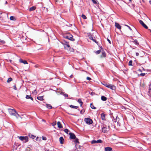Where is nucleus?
Masks as SVG:
<instances>
[{
    "instance_id": "13",
    "label": "nucleus",
    "mask_w": 151,
    "mask_h": 151,
    "mask_svg": "<svg viewBox=\"0 0 151 151\" xmlns=\"http://www.w3.org/2000/svg\"><path fill=\"white\" fill-rule=\"evenodd\" d=\"M112 149V148L109 147H107L105 148V151H111Z\"/></svg>"
},
{
    "instance_id": "54",
    "label": "nucleus",
    "mask_w": 151,
    "mask_h": 151,
    "mask_svg": "<svg viewBox=\"0 0 151 151\" xmlns=\"http://www.w3.org/2000/svg\"><path fill=\"white\" fill-rule=\"evenodd\" d=\"M42 121H44V122H45V121L44 120V119H42Z\"/></svg>"
},
{
    "instance_id": "59",
    "label": "nucleus",
    "mask_w": 151,
    "mask_h": 151,
    "mask_svg": "<svg viewBox=\"0 0 151 151\" xmlns=\"http://www.w3.org/2000/svg\"><path fill=\"white\" fill-rule=\"evenodd\" d=\"M72 115H74V116H76V115L75 114H72Z\"/></svg>"
},
{
    "instance_id": "47",
    "label": "nucleus",
    "mask_w": 151,
    "mask_h": 151,
    "mask_svg": "<svg viewBox=\"0 0 151 151\" xmlns=\"http://www.w3.org/2000/svg\"><path fill=\"white\" fill-rule=\"evenodd\" d=\"M56 124V122H53L52 124V125L53 126H54Z\"/></svg>"
},
{
    "instance_id": "60",
    "label": "nucleus",
    "mask_w": 151,
    "mask_h": 151,
    "mask_svg": "<svg viewBox=\"0 0 151 151\" xmlns=\"http://www.w3.org/2000/svg\"><path fill=\"white\" fill-rule=\"evenodd\" d=\"M36 139H38V137H36Z\"/></svg>"
},
{
    "instance_id": "12",
    "label": "nucleus",
    "mask_w": 151,
    "mask_h": 151,
    "mask_svg": "<svg viewBox=\"0 0 151 151\" xmlns=\"http://www.w3.org/2000/svg\"><path fill=\"white\" fill-rule=\"evenodd\" d=\"M19 62L22 63H23L24 64H27L28 63L26 60H23L22 59H20L19 60Z\"/></svg>"
},
{
    "instance_id": "1",
    "label": "nucleus",
    "mask_w": 151,
    "mask_h": 151,
    "mask_svg": "<svg viewBox=\"0 0 151 151\" xmlns=\"http://www.w3.org/2000/svg\"><path fill=\"white\" fill-rule=\"evenodd\" d=\"M8 110L9 114L11 115L15 116L17 118L19 116V114L17 112L15 109L9 108L8 109Z\"/></svg>"
},
{
    "instance_id": "2",
    "label": "nucleus",
    "mask_w": 151,
    "mask_h": 151,
    "mask_svg": "<svg viewBox=\"0 0 151 151\" xmlns=\"http://www.w3.org/2000/svg\"><path fill=\"white\" fill-rule=\"evenodd\" d=\"M102 131L103 132H106L108 131L109 130V126L106 125L104 124H102L101 125Z\"/></svg>"
},
{
    "instance_id": "31",
    "label": "nucleus",
    "mask_w": 151,
    "mask_h": 151,
    "mask_svg": "<svg viewBox=\"0 0 151 151\" xmlns=\"http://www.w3.org/2000/svg\"><path fill=\"white\" fill-rule=\"evenodd\" d=\"M81 17H82L84 19H86V16L84 14H82L81 16Z\"/></svg>"
},
{
    "instance_id": "56",
    "label": "nucleus",
    "mask_w": 151,
    "mask_h": 151,
    "mask_svg": "<svg viewBox=\"0 0 151 151\" xmlns=\"http://www.w3.org/2000/svg\"><path fill=\"white\" fill-rule=\"evenodd\" d=\"M5 4H7V1H5Z\"/></svg>"
},
{
    "instance_id": "39",
    "label": "nucleus",
    "mask_w": 151,
    "mask_h": 151,
    "mask_svg": "<svg viewBox=\"0 0 151 151\" xmlns=\"http://www.w3.org/2000/svg\"><path fill=\"white\" fill-rule=\"evenodd\" d=\"M85 112V111L83 110H81L80 111V113L81 114H83Z\"/></svg>"
},
{
    "instance_id": "6",
    "label": "nucleus",
    "mask_w": 151,
    "mask_h": 151,
    "mask_svg": "<svg viewBox=\"0 0 151 151\" xmlns=\"http://www.w3.org/2000/svg\"><path fill=\"white\" fill-rule=\"evenodd\" d=\"M72 37H73V36L72 35H70V36H68V35H65L64 36V37L65 38L67 39H69V40H71L72 41H73V40H74L72 38Z\"/></svg>"
},
{
    "instance_id": "11",
    "label": "nucleus",
    "mask_w": 151,
    "mask_h": 151,
    "mask_svg": "<svg viewBox=\"0 0 151 151\" xmlns=\"http://www.w3.org/2000/svg\"><path fill=\"white\" fill-rule=\"evenodd\" d=\"M115 26L116 27L119 29H120L121 28V26L117 23L115 22Z\"/></svg>"
},
{
    "instance_id": "49",
    "label": "nucleus",
    "mask_w": 151,
    "mask_h": 151,
    "mask_svg": "<svg viewBox=\"0 0 151 151\" xmlns=\"http://www.w3.org/2000/svg\"><path fill=\"white\" fill-rule=\"evenodd\" d=\"M107 40L109 42V43H110V44H111V41H110V40H109V39H107Z\"/></svg>"
},
{
    "instance_id": "62",
    "label": "nucleus",
    "mask_w": 151,
    "mask_h": 151,
    "mask_svg": "<svg viewBox=\"0 0 151 151\" xmlns=\"http://www.w3.org/2000/svg\"><path fill=\"white\" fill-rule=\"evenodd\" d=\"M2 111V113H4V112H3V111Z\"/></svg>"
},
{
    "instance_id": "4",
    "label": "nucleus",
    "mask_w": 151,
    "mask_h": 151,
    "mask_svg": "<svg viewBox=\"0 0 151 151\" xmlns=\"http://www.w3.org/2000/svg\"><path fill=\"white\" fill-rule=\"evenodd\" d=\"M84 121L88 124H91L93 123L92 120L91 119L88 118H85Z\"/></svg>"
},
{
    "instance_id": "16",
    "label": "nucleus",
    "mask_w": 151,
    "mask_h": 151,
    "mask_svg": "<svg viewBox=\"0 0 151 151\" xmlns=\"http://www.w3.org/2000/svg\"><path fill=\"white\" fill-rule=\"evenodd\" d=\"M101 119L103 120H105V114L103 113H102V114H101Z\"/></svg>"
},
{
    "instance_id": "40",
    "label": "nucleus",
    "mask_w": 151,
    "mask_h": 151,
    "mask_svg": "<svg viewBox=\"0 0 151 151\" xmlns=\"http://www.w3.org/2000/svg\"><path fill=\"white\" fill-rule=\"evenodd\" d=\"M42 139L44 140H46L47 139V138L46 137L42 136Z\"/></svg>"
},
{
    "instance_id": "51",
    "label": "nucleus",
    "mask_w": 151,
    "mask_h": 151,
    "mask_svg": "<svg viewBox=\"0 0 151 151\" xmlns=\"http://www.w3.org/2000/svg\"><path fill=\"white\" fill-rule=\"evenodd\" d=\"M65 96L66 97H68V95L67 94H65Z\"/></svg>"
},
{
    "instance_id": "14",
    "label": "nucleus",
    "mask_w": 151,
    "mask_h": 151,
    "mask_svg": "<svg viewBox=\"0 0 151 151\" xmlns=\"http://www.w3.org/2000/svg\"><path fill=\"white\" fill-rule=\"evenodd\" d=\"M59 141L60 143L61 144H63L64 139L63 137H60L59 138Z\"/></svg>"
},
{
    "instance_id": "8",
    "label": "nucleus",
    "mask_w": 151,
    "mask_h": 151,
    "mask_svg": "<svg viewBox=\"0 0 151 151\" xmlns=\"http://www.w3.org/2000/svg\"><path fill=\"white\" fill-rule=\"evenodd\" d=\"M102 141L101 139H99L97 141L95 140H92L91 143L92 144H95V143H101L102 142Z\"/></svg>"
},
{
    "instance_id": "3",
    "label": "nucleus",
    "mask_w": 151,
    "mask_h": 151,
    "mask_svg": "<svg viewBox=\"0 0 151 151\" xmlns=\"http://www.w3.org/2000/svg\"><path fill=\"white\" fill-rule=\"evenodd\" d=\"M19 139L22 141H24V142L25 143L27 142L28 141V137L27 136L22 137L20 136L18 137Z\"/></svg>"
},
{
    "instance_id": "63",
    "label": "nucleus",
    "mask_w": 151,
    "mask_h": 151,
    "mask_svg": "<svg viewBox=\"0 0 151 151\" xmlns=\"http://www.w3.org/2000/svg\"><path fill=\"white\" fill-rule=\"evenodd\" d=\"M37 98L38 99V96L37 97Z\"/></svg>"
},
{
    "instance_id": "38",
    "label": "nucleus",
    "mask_w": 151,
    "mask_h": 151,
    "mask_svg": "<svg viewBox=\"0 0 151 151\" xmlns=\"http://www.w3.org/2000/svg\"><path fill=\"white\" fill-rule=\"evenodd\" d=\"M0 42L2 44H4L5 43V42L3 40H1L0 39Z\"/></svg>"
},
{
    "instance_id": "18",
    "label": "nucleus",
    "mask_w": 151,
    "mask_h": 151,
    "mask_svg": "<svg viewBox=\"0 0 151 151\" xmlns=\"http://www.w3.org/2000/svg\"><path fill=\"white\" fill-rule=\"evenodd\" d=\"M26 98L27 99H30L32 100H33V98L31 97V96L28 95H27L26 96Z\"/></svg>"
},
{
    "instance_id": "29",
    "label": "nucleus",
    "mask_w": 151,
    "mask_h": 151,
    "mask_svg": "<svg viewBox=\"0 0 151 151\" xmlns=\"http://www.w3.org/2000/svg\"><path fill=\"white\" fill-rule=\"evenodd\" d=\"M43 96L38 97V100H43Z\"/></svg>"
},
{
    "instance_id": "44",
    "label": "nucleus",
    "mask_w": 151,
    "mask_h": 151,
    "mask_svg": "<svg viewBox=\"0 0 151 151\" xmlns=\"http://www.w3.org/2000/svg\"><path fill=\"white\" fill-rule=\"evenodd\" d=\"M149 90H151V83H150L149 86Z\"/></svg>"
},
{
    "instance_id": "28",
    "label": "nucleus",
    "mask_w": 151,
    "mask_h": 151,
    "mask_svg": "<svg viewBox=\"0 0 151 151\" xmlns=\"http://www.w3.org/2000/svg\"><path fill=\"white\" fill-rule=\"evenodd\" d=\"M10 19L11 20H14L15 19L14 17L11 16L10 17Z\"/></svg>"
},
{
    "instance_id": "58",
    "label": "nucleus",
    "mask_w": 151,
    "mask_h": 151,
    "mask_svg": "<svg viewBox=\"0 0 151 151\" xmlns=\"http://www.w3.org/2000/svg\"><path fill=\"white\" fill-rule=\"evenodd\" d=\"M142 85L143 86H144V83L142 84Z\"/></svg>"
},
{
    "instance_id": "21",
    "label": "nucleus",
    "mask_w": 151,
    "mask_h": 151,
    "mask_svg": "<svg viewBox=\"0 0 151 151\" xmlns=\"http://www.w3.org/2000/svg\"><path fill=\"white\" fill-rule=\"evenodd\" d=\"M28 136L30 138H32V139H34V138L35 137V136H34L31 134H29Z\"/></svg>"
},
{
    "instance_id": "24",
    "label": "nucleus",
    "mask_w": 151,
    "mask_h": 151,
    "mask_svg": "<svg viewBox=\"0 0 151 151\" xmlns=\"http://www.w3.org/2000/svg\"><path fill=\"white\" fill-rule=\"evenodd\" d=\"M89 39H90V40H92L93 42H95L96 43H97L96 41L94 39H93V37H92V36H90L89 37Z\"/></svg>"
},
{
    "instance_id": "10",
    "label": "nucleus",
    "mask_w": 151,
    "mask_h": 151,
    "mask_svg": "<svg viewBox=\"0 0 151 151\" xmlns=\"http://www.w3.org/2000/svg\"><path fill=\"white\" fill-rule=\"evenodd\" d=\"M64 46L65 49L67 50L69 49L70 48V45L68 44H64Z\"/></svg>"
},
{
    "instance_id": "19",
    "label": "nucleus",
    "mask_w": 151,
    "mask_h": 151,
    "mask_svg": "<svg viewBox=\"0 0 151 151\" xmlns=\"http://www.w3.org/2000/svg\"><path fill=\"white\" fill-rule=\"evenodd\" d=\"M78 102L80 104L81 106L83 104V102L81 101V99H79L78 100Z\"/></svg>"
},
{
    "instance_id": "30",
    "label": "nucleus",
    "mask_w": 151,
    "mask_h": 151,
    "mask_svg": "<svg viewBox=\"0 0 151 151\" xmlns=\"http://www.w3.org/2000/svg\"><path fill=\"white\" fill-rule=\"evenodd\" d=\"M12 79L11 78H9L7 81V82L8 83H9L10 82V81H12Z\"/></svg>"
},
{
    "instance_id": "27",
    "label": "nucleus",
    "mask_w": 151,
    "mask_h": 151,
    "mask_svg": "<svg viewBox=\"0 0 151 151\" xmlns=\"http://www.w3.org/2000/svg\"><path fill=\"white\" fill-rule=\"evenodd\" d=\"M133 42L135 44H136V45H138V44H139V43L138 42V41L137 40H134V41H133Z\"/></svg>"
},
{
    "instance_id": "22",
    "label": "nucleus",
    "mask_w": 151,
    "mask_h": 151,
    "mask_svg": "<svg viewBox=\"0 0 151 151\" xmlns=\"http://www.w3.org/2000/svg\"><path fill=\"white\" fill-rule=\"evenodd\" d=\"M101 99L102 101H105L106 100L107 98H106L104 96H102L101 97Z\"/></svg>"
},
{
    "instance_id": "26",
    "label": "nucleus",
    "mask_w": 151,
    "mask_h": 151,
    "mask_svg": "<svg viewBox=\"0 0 151 151\" xmlns=\"http://www.w3.org/2000/svg\"><path fill=\"white\" fill-rule=\"evenodd\" d=\"M90 107L92 109H96V108L91 103L90 104Z\"/></svg>"
},
{
    "instance_id": "64",
    "label": "nucleus",
    "mask_w": 151,
    "mask_h": 151,
    "mask_svg": "<svg viewBox=\"0 0 151 151\" xmlns=\"http://www.w3.org/2000/svg\"><path fill=\"white\" fill-rule=\"evenodd\" d=\"M150 32H151V30H150Z\"/></svg>"
},
{
    "instance_id": "37",
    "label": "nucleus",
    "mask_w": 151,
    "mask_h": 151,
    "mask_svg": "<svg viewBox=\"0 0 151 151\" xmlns=\"http://www.w3.org/2000/svg\"><path fill=\"white\" fill-rule=\"evenodd\" d=\"M148 95L151 96V90H149L148 91Z\"/></svg>"
},
{
    "instance_id": "25",
    "label": "nucleus",
    "mask_w": 151,
    "mask_h": 151,
    "mask_svg": "<svg viewBox=\"0 0 151 151\" xmlns=\"http://www.w3.org/2000/svg\"><path fill=\"white\" fill-rule=\"evenodd\" d=\"M70 107L71 108H74V109H77V108H78V106H73L72 105H71L70 106Z\"/></svg>"
},
{
    "instance_id": "53",
    "label": "nucleus",
    "mask_w": 151,
    "mask_h": 151,
    "mask_svg": "<svg viewBox=\"0 0 151 151\" xmlns=\"http://www.w3.org/2000/svg\"><path fill=\"white\" fill-rule=\"evenodd\" d=\"M93 92H92L91 93V94H93Z\"/></svg>"
},
{
    "instance_id": "5",
    "label": "nucleus",
    "mask_w": 151,
    "mask_h": 151,
    "mask_svg": "<svg viewBox=\"0 0 151 151\" xmlns=\"http://www.w3.org/2000/svg\"><path fill=\"white\" fill-rule=\"evenodd\" d=\"M139 23L142 25V26L144 27L146 29H148V27L145 24V23L143 22L141 20H139Z\"/></svg>"
},
{
    "instance_id": "43",
    "label": "nucleus",
    "mask_w": 151,
    "mask_h": 151,
    "mask_svg": "<svg viewBox=\"0 0 151 151\" xmlns=\"http://www.w3.org/2000/svg\"><path fill=\"white\" fill-rule=\"evenodd\" d=\"M140 75L141 76H144L145 75V73H141L140 74Z\"/></svg>"
},
{
    "instance_id": "36",
    "label": "nucleus",
    "mask_w": 151,
    "mask_h": 151,
    "mask_svg": "<svg viewBox=\"0 0 151 151\" xmlns=\"http://www.w3.org/2000/svg\"><path fill=\"white\" fill-rule=\"evenodd\" d=\"M109 84V83H104V84L103 85L104 86H106V87H107Z\"/></svg>"
},
{
    "instance_id": "61",
    "label": "nucleus",
    "mask_w": 151,
    "mask_h": 151,
    "mask_svg": "<svg viewBox=\"0 0 151 151\" xmlns=\"http://www.w3.org/2000/svg\"><path fill=\"white\" fill-rule=\"evenodd\" d=\"M130 1H132V0H129Z\"/></svg>"
},
{
    "instance_id": "33",
    "label": "nucleus",
    "mask_w": 151,
    "mask_h": 151,
    "mask_svg": "<svg viewBox=\"0 0 151 151\" xmlns=\"http://www.w3.org/2000/svg\"><path fill=\"white\" fill-rule=\"evenodd\" d=\"M129 65H132V60H130L129 62Z\"/></svg>"
},
{
    "instance_id": "17",
    "label": "nucleus",
    "mask_w": 151,
    "mask_h": 151,
    "mask_svg": "<svg viewBox=\"0 0 151 151\" xmlns=\"http://www.w3.org/2000/svg\"><path fill=\"white\" fill-rule=\"evenodd\" d=\"M106 56V53L105 52H102L101 54V57L102 58V57H105Z\"/></svg>"
},
{
    "instance_id": "41",
    "label": "nucleus",
    "mask_w": 151,
    "mask_h": 151,
    "mask_svg": "<svg viewBox=\"0 0 151 151\" xmlns=\"http://www.w3.org/2000/svg\"><path fill=\"white\" fill-rule=\"evenodd\" d=\"M93 2L94 4H96L97 3V1L96 0H91Z\"/></svg>"
},
{
    "instance_id": "15",
    "label": "nucleus",
    "mask_w": 151,
    "mask_h": 151,
    "mask_svg": "<svg viewBox=\"0 0 151 151\" xmlns=\"http://www.w3.org/2000/svg\"><path fill=\"white\" fill-rule=\"evenodd\" d=\"M57 125L58 127L59 128H62V126L60 122H57Z\"/></svg>"
},
{
    "instance_id": "42",
    "label": "nucleus",
    "mask_w": 151,
    "mask_h": 151,
    "mask_svg": "<svg viewBox=\"0 0 151 151\" xmlns=\"http://www.w3.org/2000/svg\"><path fill=\"white\" fill-rule=\"evenodd\" d=\"M125 26H127V27H128V28H129V29L131 31L132 30V29H131V27L127 25H125Z\"/></svg>"
},
{
    "instance_id": "48",
    "label": "nucleus",
    "mask_w": 151,
    "mask_h": 151,
    "mask_svg": "<svg viewBox=\"0 0 151 151\" xmlns=\"http://www.w3.org/2000/svg\"><path fill=\"white\" fill-rule=\"evenodd\" d=\"M45 151H51L47 148H45Z\"/></svg>"
},
{
    "instance_id": "20",
    "label": "nucleus",
    "mask_w": 151,
    "mask_h": 151,
    "mask_svg": "<svg viewBox=\"0 0 151 151\" xmlns=\"http://www.w3.org/2000/svg\"><path fill=\"white\" fill-rule=\"evenodd\" d=\"M46 106L49 109H51L52 108V106L50 104H46Z\"/></svg>"
},
{
    "instance_id": "23",
    "label": "nucleus",
    "mask_w": 151,
    "mask_h": 151,
    "mask_svg": "<svg viewBox=\"0 0 151 151\" xmlns=\"http://www.w3.org/2000/svg\"><path fill=\"white\" fill-rule=\"evenodd\" d=\"M35 6H32L29 9V10L30 11L34 10L35 9Z\"/></svg>"
},
{
    "instance_id": "35",
    "label": "nucleus",
    "mask_w": 151,
    "mask_h": 151,
    "mask_svg": "<svg viewBox=\"0 0 151 151\" xmlns=\"http://www.w3.org/2000/svg\"><path fill=\"white\" fill-rule=\"evenodd\" d=\"M100 52H101V50H99L97 51L96 52V53L97 54H99L100 53Z\"/></svg>"
},
{
    "instance_id": "50",
    "label": "nucleus",
    "mask_w": 151,
    "mask_h": 151,
    "mask_svg": "<svg viewBox=\"0 0 151 151\" xmlns=\"http://www.w3.org/2000/svg\"><path fill=\"white\" fill-rule=\"evenodd\" d=\"M136 55L137 56H138L139 55V54L138 52H136Z\"/></svg>"
},
{
    "instance_id": "52",
    "label": "nucleus",
    "mask_w": 151,
    "mask_h": 151,
    "mask_svg": "<svg viewBox=\"0 0 151 151\" xmlns=\"http://www.w3.org/2000/svg\"><path fill=\"white\" fill-rule=\"evenodd\" d=\"M73 77V75H71L70 76V78H72V77Z\"/></svg>"
},
{
    "instance_id": "9",
    "label": "nucleus",
    "mask_w": 151,
    "mask_h": 151,
    "mask_svg": "<svg viewBox=\"0 0 151 151\" xmlns=\"http://www.w3.org/2000/svg\"><path fill=\"white\" fill-rule=\"evenodd\" d=\"M69 134L70 135V138L71 139H76V136L73 133H70Z\"/></svg>"
},
{
    "instance_id": "7",
    "label": "nucleus",
    "mask_w": 151,
    "mask_h": 151,
    "mask_svg": "<svg viewBox=\"0 0 151 151\" xmlns=\"http://www.w3.org/2000/svg\"><path fill=\"white\" fill-rule=\"evenodd\" d=\"M107 88H109L112 90H115L116 89L115 86L111 84H109Z\"/></svg>"
},
{
    "instance_id": "55",
    "label": "nucleus",
    "mask_w": 151,
    "mask_h": 151,
    "mask_svg": "<svg viewBox=\"0 0 151 151\" xmlns=\"http://www.w3.org/2000/svg\"><path fill=\"white\" fill-rule=\"evenodd\" d=\"M150 3L151 4V1H149Z\"/></svg>"
},
{
    "instance_id": "32",
    "label": "nucleus",
    "mask_w": 151,
    "mask_h": 151,
    "mask_svg": "<svg viewBox=\"0 0 151 151\" xmlns=\"http://www.w3.org/2000/svg\"><path fill=\"white\" fill-rule=\"evenodd\" d=\"M74 142H75V143H79V142H78V139L77 138H76L75 139V140L74 141Z\"/></svg>"
},
{
    "instance_id": "57",
    "label": "nucleus",
    "mask_w": 151,
    "mask_h": 151,
    "mask_svg": "<svg viewBox=\"0 0 151 151\" xmlns=\"http://www.w3.org/2000/svg\"><path fill=\"white\" fill-rule=\"evenodd\" d=\"M41 137H40V140H40H40H41Z\"/></svg>"
},
{
    "instance_id": "45",
    "label": "nucleus",
    "mask_w": 151,
    "mask_h": 151,
    "mask_svg": "<svg viewBox=\"0 0 151 151\" xmlns=\"http://www.w3.org/2000/svg\"><path fill=\"white\" fill-rule=\"evenodd\" d=\"M14 88L15 90H17V88L16 87V85H14Z\"/></svg>"
},
{
    "instance_id": "34",
    "label": "nucleus",
    "mask_w": 151,
    "mask_h": 151,
    "mask_svg": "<svg viewBox=\"0 0 151 151\" xmlns=\"http://www.w3.org/2000/svg\"><path fill=\"white\" fill-rule=\"evenodd\" d=\"M64 132L66 133L67 134H68V132H69V130L67 129H65V130H64Z\"/></svg>"
},
{
    "instance_id": "46",
    "label": "nucleus",
    "mask_w": 151,
    "mask_h": 151,
    "mask_svg": "<svg viewBox=\"0 0 151 151\" xmlns=\"http://www.w3.org/2000/svg\"><path fill=\"white\" fill-rule=\"evenodd\" d=\"M86 79H87L88 80H90L91 79V78L88 77H87L86 78Z\"/></svg>"
}]
</instances>
